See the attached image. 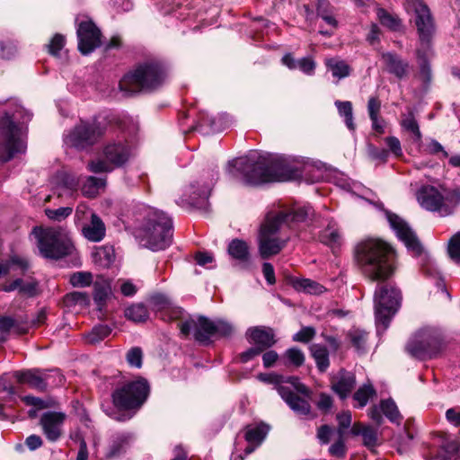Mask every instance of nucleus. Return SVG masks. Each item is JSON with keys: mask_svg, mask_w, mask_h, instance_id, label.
I'll use <instances>...</instances> for the list:
<instances>
[{"mask_svg": "<svg viewBox=\"0 0 460 460\" xmlns=\"http://www.w3.org/2000/svg\"><path fill=\"white\" fill-rule=\"evenodd\" d=\"M38 247L45 258L58 260L72 252L71 240L59 229L49 228L40 236Z\"/></svg>", "mask_w": 460, "mask_h": 460, "instance_id": "obj_10", "label": "nucleus"}, {"mask_svg": "<svg viewBox=\"0 0 460 460\" xmlns=\"http://www.w3.org/2000/svg\"><path fill=\"white\" fill-rule=\"evenodd\" d=\"M315 329L311 326L303 327L293 336V341L296 342L307 343L315 336Z\"/></svg>", "mask_w": 460, "mask_h": 460, "instance_id": "obj_58", "label": "nucleus"}, {"mask_svg": "<svg viewBox=\"0 0 460 460\" xmlns=\"http://www.w3.org/2000/svg\"><path fill=\"white\" fill-rule=\"evenodd\" d=\"M66 38L62 34L57 33L53 36L49 45H47L49 53L58 56L59 51L64 48Z\"/></svg>", "mask_w": 460, "mask_h": 460, "instance_id": "obj_57", "label": "nucleus"}, {"mask_svg": "<svg viewBox=\"0 0 460 460\" xmlns=\"http://www.w3.org/2000/svg\"><path fill=\"white\" fill-rule=\"evenodd\" d=\"M337 420L339 423L338 434L339 437H343L344 430L348 429L352 420L351 412L349 411H345L337 415Z\"/></svg>", "mask_w": 460, "mask_h": 460, "instance_id": "obj_62", "label": "nucleus"}, {"mask_svg": "<svg viewBox=\"0 0 460 460\" xmlns=\"http://www.w3.org/2000/svg\"><path fill=\"white\" fill-rule=\"evenodd\" d=\"M284 358L288 359L289 364L296 367H301L305 362V354L296 347L287 349Z\"/></svg>", "mask_w": 460, "mask_h": 460, "instance_id": "obj_52", "label": "nucleus"}, {"mask_svg": "<svg viewBox=\"0 0 460 460\" xmlns=\"http://www.w3.org/2000/svg\"><path fill=\"white\" fill-rule=\"evenodd\" d=\"M447 252L453 261L460 263V231L450 238Z\"/></svg>", "mask_w": 460, "mask_h": 460, "instance_id": "obj_53", "label": "nucleus"}, {"mask_svg": "<svg viewBox=\"0 0 460 460\" xmlns=\"http://www.w3.org/2000/svg\"><path fill=\"white\" fill-rule=\"evenodd\" d=\"M284 227L277 217L268 212L261 223L258 235V251L260 256L266 260L279 254L287 245L289 236L284 234Z\"/></svg>", "mask_w": 460, "mask_h": 460, "instance_id": "obj_6", "label": "nucleus"}, {"mask_svg": "<svg viewBox=\"0 0 460 460\" xmlns=\"http://www.w3.org/2000/svg\"><path fill=\"white\" fill-rule=\"evenodd\" d=\"M111 332V328L107 324H99L94 326L90 332L85 335V339L88 343L95 344L105 338H107Z\"/></svg>", "mask_w": 460, "mask_h": 460, "instance_id": "obj_46", "label": "nucleus"}, {"mask_svg": "<svg viewBox=\"0 0 460 460\" xmlns=\"http://www.w3.org/2000/svg\"><path fill=\"white\" fill-rule=\"evenodd\" d=\"M423 151L428 155L441 154L442 157H448V153L444 149L443 146L435 139H430L423 147Z\"/></svg>", "mask_w": 460, "mask_h": 460, "instance_id": "obj_60", "label": "nucleus"}, {"mask_svg": "<svg viewBox=\"0 0 460 460\" xmlns=\"http://www.w3.org/2000/svg\"><path fill=\"white\" fill-rule=\"evenodd\" d=\"M105 127L97 120L81 121L65 137V142L77 149L94 145L105 133Z\"/></svg>", "mask_w": 460, "mask_h": 460, "instance_id": "obj_12", "label": "nucleus"}, {"mask_svg": "<svg viewBox=\"0 0 460 460\" xmlns=\"http://www.w3.org/2000/svg\"><path fill=\"white\" fill-rule=\"evenodd\" d=\"M270 427L264 423H261L254 426H248L245 430V440L249 444L259 446L265 439Z\"/></svg>", "mask_w": 460, "mask_h": 460, "instance_id": "obj_33", "label": "nucleus"}, {"mask_svg": "<svg viewBox=\"0 0 460 460\" xmlns=\"http://www.w3.org/2000/svg\"><path fill=\"white\" fill-rule=\"evenodd\" d=\"M297 68L306 75H313L315 69V62L309 57L297 60Z\"/></svg>", "mask_w": 460, "mask_h": 460, "instance_id": "obj_64", "label": "nucleus"}, {"mask_svg": "<svg viewBox=\"0 0 460 460\" xmlns=\"http://www.w3.org/2000/svg\"><path fill=\"white\" fill-rule=\"evenodd\" d=\"M384 414L391 422L400 424L402 416L399 412L398 407L392 399L382 400L379 405H373L368 410V417L377 425L383 423Z\"/></svg>", "mask_w": 460, "mask_h": 460, "instance_id": "obj_19", "label": "nucleus"}, {"mask_svg": "<svg viewBox=\"0 0 460 460\" xmlns=\"http://www.w3.org/2000/svg\"><path fill=\"white\" fill-rule=\"evenodd\" d=\"M13 376L18 383L26 384L40 392L45 391L49 385H61L64 379L58 370L49 371L38 368L15 371Z\"/></svg>", "mask_w": 460, "mask_h": 460, "instance_id": "obj_13", "label": "nucleus"}, {"mask_svg": "<svg viewBox=\"0 0 460 460\" xmlns=\"http://www.w3.org/2000/svg\"><path fill=\"white\" fill-rule=\"evenodd\" d=\"M431 55V46L427 49L419 46L416 49V56L420 67V76L424 83H429L431 80V68L429 63V58Z\"/></svg>", "mask_w": 460, "mask_h": 460, "instance_id": "obj_30", "label": "nucleus"}, {"mask_svg": "<svg viewBox=\"0 0 460 460\" xmlns=\"http://www.w3.org/2000/svg\"><path fill=\"white\" fill-rule=\"evenodd\" d=\"M234 326L223 320H215V337L228 338L234 333Z\"/></svg>", "mask_w": 460, "mask_h": 460, "instance_id": "obj_54", "label": "nucleus"}, {"mask_svg": "<svg viewBox=\"0 0 460 460\" xmlns=\"http://www.w3.org/2000/svg\"><path fill=\"white\" fill-rule=\"evenodd\" d=\"M290 384V388L293 387L297 393L305 395L306 398L311 397V390L308 389L304 384L300 383L298 378L296 376H289L288 378L284 377V384Z\"/></svg>", "mask_w": 460, "mask_h": 460, "instance_id": "obj_61", "label": "nucleus"}, {"mask_svg": "<svg viewBox=\"0 0 460 460\" xmlns=\"http://www.w3.org/2000/svg\"><path fill=\"white\" fill-rule=\"evenodd\" d=\"M414 9V23L419 34V46L428 48L431 46L432 37L435 31V24L430 10L422 0H412Z\"/></svg>", "mask_w": 460, "mask_h": 460, "instance_id": "obj_14", "label": "nucleus"}, {"mask_svg": "<svg viewBox=\"0 0 460 460\" xmlns=\"http://www.w3.org/2000/svg\"><path fill=\"white\" fill-rule=\"evenodd\" d=\"M66 414L58 411L44 412L40 418L43 433L49 441H57L62 435Z\"/></svg>", "mask_w": 460, "mask_h": 460, "instance_id": "obj_21", "label": "nucleus"}, {"mask_svg": "<svg viewBox=\"0 0 460 460\" xmlns=\"http://www.w3.org/2000/svg\"><path fill=\"white\" fill-rule=\"evenodd\" d=\"M335 106L337 107L340 115L344 118L348 128L349 130H354L355 124L353 122L352 103L349 101H336Z\"/></svg>", "mask_w": 460, "mask_h": 460, "instance_id": "obj_47", "label": "nucleus"}, {"mask_svg": "<svg viewBox=\"0 0 460 460\" xmlns=\"http://www.w3.org/2000/svg\"><path fill=\"white\" fill-rule=\"evenodd\" d=\"M401 292L388 283L377 285L375 295V314L377 332H385L401 304Z\"/></svg>", "mask_w": 460, "mask_h": 460, "instance_id": "obj_7", "label": "nucleus"}, {"mask_svg": "<svg viewBox=\"0 0 460 460\" xmlns=\"http://www.w3.org/2000/svg\"><path fill=\"white\" fill-rule=\"evenodd\" d=\"M57 181V192L58 195H69L71 196L75 191L77 190L79 186V179L69 172H59L56 175Z\"/></svg>", "mask_w": 460, "mask_h": 460, "instance_id": "obj_26", "label": "nucleus"}, {"mask_svg": "<svg viewBox=\"0 0 460 460\" xmlns=\"http://www.w3.org/2000/svg\"><path fill=\"white\" fill-rule=\"evenodd\" d=\"M102 155V158L88 164L87 168L90 172H110L114 168L123 166L132 156V150L126 142H112L105 146Z\"/></svg>", "mask_w": 460, "mask_h": 460, "instance_id": "obj_8", "label": "nucleus"}, {"mask_svg": "<svg viewBox=\"0 0 460 460\" xmlns=\"http://www.w3.org/2000/svg\"><path fill=\"white\" fill-rule=\"evenodd\" d=\"M125 317L134 323L146 322L149 317L146 306L142 303L132 304L125 309Z\"/></svg>", "mask_w": 460, "mask_h": 460, "instance_id": "obj_37", "label": "nucleus"}, {"mask_svg": "<svg viewBox=\"0 0 460 460\" xmlns=\"http://www.w3.org/2000/svg\"><path fill=\"white\" fill-rule=\"evenodd\" d=\"M78 49L87 55L101 46L102 33L92 21L81 22L77 28Z\"/></svg>", "mask_w": 460, "mask_h": 460, "instance_id": "obj_17", "label": "nucleus"}, {"mask_svg": "<svg viewBox=\"0 0 460 460\" xmlns=\"http://www.w3.org/2000/svg\"><path fill=\"white\" fill-rule=\"evenodd\" d=\"M319 240L321 243L331 247H335L341 243V234L335 222L330 221L328 223L327 226L320 233Z\"/></svg>", "mask_w": 460, "mask_h": 460, "instance_id": "obj_32", "label": "nucleus"}, {"mask_svg": "<svg viewBox=\"0 0 460 460\" xmlns=\"http://www.w3.org/2000/svg\"><path fill=\"white\" fill-rule=\"evenodd\" d=\"M150 305L154 310L163 311L172 307V302L169 297L164 294H154L149 297Z\"/></svg>", "mask_w": 460, "mask_h": 460, "instance_id": "obj_51", "label": "nucleus"}, {"mask_svg": "<svg viewBox=\"0 0 460 460\" xmlns=\"http://www.w3.org/2000/svg\"><path fill=\"white\" fill-rule=\"evenodd\" d=\"M12 266H17L21 270L25 271L29 268V262L23 257L12 255L9 260L0 261V278L8 275Z\"/></svg>", "mask_w": 460, "mask_h": 460, "instance_id": "obj_42", "label": "nucleus"}, {"mask_svg": "<svg viewBox=\"0 0 460 460\" xmlns=\"http://www.w3.org/2000/svg\"><path fill=\"white\" fill-rule=\"evenodd\" d=\"M166 77L164 66L155 60L139 64L119 81V89L128 96L140 91H152L161 86Z\"/></svg>", "mask_w": 460, "mask_h": 460, "instance_id": "obj_4", "label": "nucleus"}, {"mask_svg": "<svg viewBox=\"0 0 460 460\" xmlns=\"http://www.w3.org/2000/svg\"><path fill=\"white\" fill-rule=\"evenodd\" d=\"M376 14L382 25L392 31H399L402 26L401 19L384 8H377Z\"/></svg>", "mask_w": 460, "mask_h": 460, "instance_id": "obj_44", "label": "nucleus"}, {"mask_svg": "<svg viewBox=\"0 0 460 460\" xmlns=\"http://www.w3.org/2000/svg\"><path fill=\"white\" fill-rule=\"evenodd\" d=\"M181 333L188 336L191 332L195 341L201 344L208 345L211 343L215 337V321L206 316H199L197 320L188 319L179 323Z\"/></svg>", "mask_w": 460, "mask_h": 460, "instance_id": "obj_15", "label": "nucleus"}, {"mask_svg": "<svg viewBox=\"0 0 460 460\" xmlns=\"http://www.w3.org/2000/svg\"><path fill=\"white\" fill-rule=\"evenodd\" d=\"M385 70L399 80L407 78L411 71L410 63L394 52H383L381 54Z\"/></svg>", "mask_w": 460, "mask_h": 460, "instance_id": "obj_20", "label": "nucleus"}, {"mask_svg": "<svg viewBox=\"0 0 460 460\" xmlns=\"http://www.w3.org/2000/svg\"><path fill=\"white\" fill-rule=\"evenodd\" d=\"M148 393L149 385L146 379L137 377L113 392V403L124 410L139 408L146 400Z\"/></svg>", "mask_w": 460, "mask_h": 460, "instance_id": "obj_9", "label": "nucleus"}, {"mask_svg": "<svg viewBox=\"0 0 460 460\" xmlns=\"http://www.w3.org/2000/svg\"><path fill=\"white\" fill-rule=\"evenodd\" d=\"M317 13L330 27V30H320L319 33L325 36H332L337 27L336 19L326 9V0H317Z\"/></svg>", "mask_w": 460, "mask_h": 460, "instance_id": "obj_38", "label": "nucleus"}, {"mask_svg": "<svg viewBox=\"0 0 460 460\" xmlns=\"http://www.w3.org/2000/svg\"><path fill=\"white\" fill-rule=\"evenodd\" d=\"M441 447L446 454L447 459L457 460L460 457V444L456 439H446Z\"/></svg>", "mask_w": 460, "mask_h": 460, "instance_id": "obj_50", "label": "nucleus"}, {"mask_svg": "<svg viewBox=\"0 0 460 460\" xmlns=\"http://www.w3.org/2000/svg\"><path fill=\"white\" fill-rule=\"evenodd\" d=\"M416 198L422 208L445 217L453 215L460 204V189L424 185L418 190Z\"/></svg>", "mask_w": 460, "mask_h": 460, "instance_id": "obj_5", "label": "nucleus"}, {"mask_svg": "<svg viewBox=\"0 0 460 460\" xmlns=\"http://www.w3.org/2000/svg\"><path fill=\"white\" fill-rule=\"evenodd\" d=\"M352 347L358 353H365L367 350L368 333L358 328H352L347 333Z\"/></svg>", "mask_w": 460, "mask_h": 460, "instance_id": "obj_34", "label": "nucleus"}, {"mask_svg": "<svg viewBox=\"0 0 460 460\" xmlns=\"http://www.w3.org/2000/svg\"><path fill=\"white\" fill-rule=\"evenodd\" d=\"M142 246L152 251L166 249L172 239V222L163 211L149 209L137 230Z\"/></svg>", "mask_w": 460, "mask_h": 460, "instance_id": "obj_3", "label": "nucleus"}, {"mask_svg": "<svg viewBox=\"0 0 460 460\" xmlns=\"http://www.w3.org/2000/svg\"><path fill=\"white\" fill-rule=\"evenodd\" d=\"M93 257L102 267H109L115 260V251L112 245H102L95 249Z\"/></svg>", "mask_w": 460, "mask_h": 460, "instance_id": "obj_40", "label": "nucleus"}, {"mask_svg": "<svg viewBox=\"0 0 460 460\" xmlns=\"http://www.w3.org/2000/svg\"><path fill=\"white\" fill-rule=\"evenodd\" d=\"M73 208L71 207H62L56 209L47 208L45 213L47 217L55 221H61L71 215Z\"/></svg>", "mask_w": 460, "mask_h": 460, "instance_id": "obj_56", "label": "nucleus"}, {"mask_svg": "<svg viewBox=\"0 0 460 460\" xmlns=\"http://www.w3.org/2000/svg\"><path fill=\"white\" fill-rule=\"evenodd\" d=\"M212 181L204 184L200 190H196L195 185H191L190 189L193 190L190 195V203L196 207H205L208 203V197L211 191Z\"/></svg>", "mask_w": 460, "mask_h": 460, "instance_id": "obj_39", "label": "nucleus"}, {"mask_svg": "<svg viewBox=\"0 0 460 460\" xmlns=\"http://www.w3.org/2000/svg\"><path fill=\"white\" fill-rule=\"evenodd\" d=\"M131 438L132 437L129 433H118L114 435L106 454L107 458H114L123 454Z\"/></svg>", "mask_w": 460, "mask_h": 460, "instance_id": "obj_31", "label": "nucleus"}, {"mask_svg": "<svg viewBox=\"0 0 460 460\" xmlns=\"http://www.w3.org/2000/svg\"><path fill=\"white\" fill-rule=\"evenodd\" d=\"M376 394V390L372 385H363L353 394V400L356 401L358 403L355 407H365L367 404L369 399L375 396Z\"/></svg>", "mask_w": 460, "mask_h": 460, "instance_id": "obj_45", "label": "nucleus"}, {"mask_svg": "<svg viewBox=\"0 0 460 460\" xmlns=\"http://www.w3.org/2000/svg\"><path fill=\"white\" fill-rule=\"evenodd\" d=\"M19 294L28 297L35 296L38 294V282L36 280L25 281L22 279Z\"/></svg>", "mask_w": 460, "mask_h": 460, "instance_id": "obj_59", "label": "nucleus"}, {"mask_svg": "<svg viewBox=\"0 0 460 460\" xmlns=\"http://www.w3.org/2000/svg\"><path fill=\"white\" fill-rule=\"evenodd\" d=\"M351 433L355 436H361L363 438V445L370 450L380 445L377 429L369 425H364L357 422L351 428Z\"/></svg>", "mask_w": 460, "mask_h": 460, "instance_id": "obj_25", "label": "nucleus"}, {"mask_svg": "<svg viewBox=\"0 0 460 460\" xmlns=\"http://www.w3.org/2000/svg\"><path fill=\"white\" fill-rule=\"evenodd\" d=\"M279 394L296 414L309 415L311 413V405L308 401L295 394L292 388L279 386Z\"/></svg>", "mask_w": 460, "mask_h": 460, "instance_id": "obj_24", "label": "nucleus"}, {"mask_svg": "<svg viewBox=\"0 0 460 460\" xmlns=\"http://www.w3.org/2000/svg\"><path fill=\"white\" fill-rule=\"evenodd\" d=\"M402 127L413 134L416 142H420L422 138L421 132L420 130L419 124L412 114H409L405 119H403L401 122Z\"/></svg>", "mask_w": 460, "mask_h": 460, "instance_id": "obj_49", "label": "nucleus"}, {"mask_svg": "<svg viewBox=\"0 0 460 460\" xmlns=\"http://www.w3.org/2000/svg\"><path fill=\"white\" fill-rule=\"evenodd\" d=\"M441 348L442 341L439 334L430 329L420 331L406 346L408 353L419 359L435 357Z\"/></svg>", "mask_w": 460, "mask_h": 460, "instance_id": "obj_11", "label": "nucleus"}, {"mask_svg": "<svg viewBox=\"0 0 460 460\" xmlns=\"http://www.w3.org/2000/svg\"><path fill=\"white\" fill-rule=\"evenodd\" d=\"M105 185V178L88 176L82 185V193L87 198H95L100 193V190L104 189Z\"/></svg>", "mask_w": 460, "mask_h": 460, "instance_id": "obj_35", "label": "nucleus"}, {"mask_svg": "<svg viewBox=\"0 0 460 460\" xmlns=\"http://www.w3.org/2000/svg\"><path fill=\"white\" fill-rule=\"evenodd\" d=\"M387 219L397 237L403 242L408 250L414 255H420L422 252V246L408 224L402 218L392 213L387 214Z\"/></svg>", "mask_w": 460, "mask_h": 460, "instance_id": "obj_16", "label": "nucleus"}, {"mask_svg": "<svg viewBox=\"0 0 460 460\" xmlns=\"http://www.w3.org/2000/svg\"><path fill=\"white\" fill-rule=\"evenodd\" d=\"M93 280V274L88 271H77L70 276L69 282L75 288L89 287Z\"/></svg>", "mask_w": 460, "mask_h": 460, "instance_id": "obj_48", "label": "nucleus"}, {"mask_svg": "<svg viewBox=\"0 0 460 460\" xmlns=\"http://www.w3.org/2000/svg\"><path fill=\"white\" fill-rule=\"evenodd\" d=\"M355 259L362 274L373 282L386 280L395 270V251L379 239L359 243L355 250Z\"/></svg>", "mask_w": 460, "mask_h": 460, "instance_id": "obj_2", "label": "nucleus"}, {"mask_svg": "<svg viewBox=\"0 0 460 460\" xmlns=\"http://www.w3.org/2000/svg\"><path fill=\"white\" fill-rule=\"evenodd\" d=\"M332 390L337 394L341 399H346L356 385L355 375L351 372L341 369L332 378Z\"/></svg>", "mask_w": 460, "mask_h": 460, "instance_id": "obj_23", "label": "nucleus"}, {"mask_svg": "<svg viewBox=\"0 0 460 460\" xmlns=\"http://www.w3.org/2000/svg\"><path fill=\"white\" fill-rule=\"evenodd\" d=\"M293 285L296 290L304 291L311 295H320L325 291L323 285L309 279H296Z\"/></svg>", "mask_w": 460, "mask_h": 460, "instance_id": "obj_41", "label": "nucleus"}, {"mask_svg": "<svg viewBox=\"0 0 460 460\" xmlns=\"http://www.w3.org/2000/svg\"><path fill=\"white\" fill-rule=\"evenodd\" d=\"M229 255L239 261L243 268H246L250 262V252L248 244L239 239H234L228 245Z\"/></svg>", "mask_w": 460, "mask_h": 460, "instance_id": "obj_27", "label": "nucleus"}, {"mask_svg": "<svg viewBox=\"0 0 460 460\" xmlns=\"http://www.w3.org/2000/svg\"><path fill=\"white\" fill-rule=\"evenodd\" d=\"M310 351L319 371L322 373L325 372L330 366L329 352L327 349L320 344H313L310 347Z\"/></svg>", "mask_w": 460, "mask_h": 460, "instance_id": "obj_36", "label": "nucleus"}, {"mask_svg": "<svg viewBox=\"0 0 460 460\" xmlns=\"http://www.w3.org/2000/svg\"><path fill=\"white\" fill-rule=\"evenodd\" d=\"M66 298L68 302H72L81 305H87L90 303V296L86 292H71L66 295Z\"/></svg>", "mask_w": 460, "mask_h": 460, "instance_id": "obj_63", "label": "nucleus"}, {"mask_svg": "<svg viewBox=\"0 0 460 460\" xmlns=\"http://www.w3.org/2000/svg\"><path fill=\"white\" fill-rule=\"evenodd\" d=\"M273 217L284 227L291 228L293 225L305 222L314 215V209L310 206L294 207L289 209L270 211Z\"/></svg>", "mask_w": 460, "mask_h": 460, "instance_id": "obj_18", "label": "nucleus"}, {"mask_svg": "<svg viewBox=\"0 0 460 460\" xmlns=\"http://www.w3.org/2000/svg\"><path fill=\"white\" fill-rule=\"evenodd\" d=\"M111 283L105 279L97 280L93 283V300L101 311L106 305L111 296Z\"/></svg>", "mask_w": 460, "mask_h": 460, "instance_id": "obj_29", "label": "nucleus"}, {"mask_svg": "<svg viewBox=\"0 0 460 460\" xmlns=\"http://www.w3.org/2000/svg\"><path fill=\"white\" fill-rule=\"evenodd\" d=\"M83 234L91 242H100L103 239L105 226L97 215H92L90 224L83 227Z\"/></svg>", "mask_w": 460, "mask_h": 460, "instance_id": "obj_28", "label": "nucleus"}, {"mask_svg": "<svg viewBox=\"0 0 460 460\" xmlns=\"http://www.w3.org/2000/svg\"><path fill=\"white\" fill-rule=\"evenodd\" d=\"M247 340L262 351L272 347L277 341L273 329L265 326H255L249 328L246 332Z\"/></svg>", "mask_w": 460, "mask_h": 460, "instance_id": "obj_22", "label": "nucleus"}, {"mask_svg": "<svg viewBox=\"0 0 460 460\" xmlns=\"http://www.w3.org/2000/svg\"><path fill=\"white\" fill-rule=\"evenodd\" d=\"M329 70L334 77L340 79L345 78L350 74L349 66L343 60L337 58H329L325 62Z\"/></svg>", "mask_w": 460, "mask_h": 460, "instance_id": "obj_43", "label": "nucleus"}, {"mask_svg": "<svg viewBox=\"0 0 460 460\" xmlns=\"http://www.w3.org/2000/svg\"><path fill=\"white\" fill-rule=\"evenodd\" d=\"M128 365L132 367L140 368L143 362V352L138 347L130 349L126 355Z\"/></svg>", "mask_w": 460, "mask_h": 460, "instance_id": "obj_55", "label": "nucleus"}, {"mask_svg": "<svg viewBox=\"0 0 460 460\" xmlns=\"http://www.w3.org/2000/svg\"><path fill=\"white\" fill-rule=\"evenodd\" d=\"M227 171L244 184L252 186L289 181L300 175L299 170L291 166L286 158L256 152L229 162Z\"/></svg>", "mask_w": 460, "mask_h": 460, "instance_id": "obj_1", "label": "nucleus"}]
</instances>
